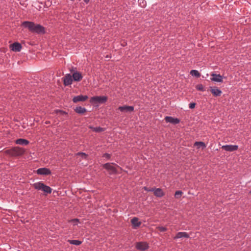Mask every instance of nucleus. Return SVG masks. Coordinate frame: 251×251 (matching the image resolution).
Instances as JSON below:
<instances>
[{"instance_id":"obj_1","label":"nucleus","mask_w":251,"mask_h":251,"mask_svg":"<svg viewBox=\"0 0 251 251\" xmlns=\"http://www.w3.org/2000/svg\"><path fill=\"white\" fill-rule=\"evenodd\" d=\"M23 25L28 28V29L32 32L37 33H41L44 32V28L40 25L35 24L33 22H24Z\"/></svg>"},{"instance_id":"obj_2","label":"nucleus","mask_w":251,"mask_h":251,"mask_svg":"<svg viewBox=\"0 0 251 251\" xmlns=\"http://www.w3.org/2000/svg\"><path fill=\"white\" fill-rule=\"evenodd\" d=\"M25 152V150L19 147H14L11 149L7 150L5 153L12 156H18L23 155Z\"/></svg>"},{"instance_id":"obj_3","label":"nucleus","mask_w":251,"mask_h":251,"mask_svg":"<svg viewBox=\"0 0 251 251\" xmlns=\"http://www.w3.org/2000/svg\"><path fill=\"white\" fill-rule=\"evenodd\" d=\"M33 187L37 190H41L47 194L51 193V189L48 186L45 185L42 182H38L33 184Z\"/></svg>"},{"instance_id":"obj_4","label":"nucleus","mask_w":251,"mask_h":251,"mask_svg":"<svg viewBox=\"0 0 251 251\" xmlns=\"http://www.w3.org/2000/svg\"><path fill=\"white\" fill-rule=\"evenodd\" d=\"M103 166V168L109 172L110 174H116L117 173L116 167H119L118 165L110 163H105Z\"/></svg>"},{"instance_id":"obj_5","label":"nucleus","mask_w":251,"mask_h":251,"mask_svg":"<svg viewBox=\"0 0 251 251\" xmlns=\"http://www.w3.org/2000/svg\"><path fill=\"white\" fill-rule=\"evenodd\" d=\"M107 100V97L106 96H95L91 98L90 101L95 104L103 103L106 102Z\"/></svg>"},{"instance_id":"obj_6","label":"nucleus","mask_w":251,"mask_h":251,"mask_svg":"<svg viewBox=\"0 0 251 251\" xmlns=\"http://www.w3.org/2000/svg\"><path fill=\"white\" fill-rule=\"evenodd\" d=\"M136 248L139 250L144 251L149 248V246L146 242H140L136 243Z\"/></svg>"},{"instance_id":"obj_7","label":"nucleus","mask_w":251,"mask_h":251,"mask_svg":"<svg viewBox=\"0 0 251 251\" xmlns=\"http://www.w3.org/2000/svg\"><path fill=\"white\" fill-rule=\"evenodd\" d=\"M118 109L123 113H130L134 110V107L131 106L125 105L123 106H120Z\"/></svg>"},{"instance_id":"obj_8","label":"nucleus","mask_w":251,"mask_h":251,"mask_svg":"<svg viewBox=\"0 0 251 251\" xmlns=\"http://www.w3.org/2000/svg\"><path fill=\"white\" fill-rule=\"evenodd\" d=\"M73 79L70 74H67L63 78V83L65 86L71 85L73 82Z\"/></svg>"},{"instance_id":"obj_9","label":"nucleus","mask_w":251,"mask_h":251,"mask_svg":"<svg viewBox=\"0 0 251 251\" xmlns=\"http://www.w3.org/2000/svg\"><path fill=\"white\" fill-rule=\"evenodd\" d=\"M71 72L73 74L72 77L73 80L75 81H79L82 79V75L81 74L76 71L73 73L72 70H70Z\"/></svg>"},{"instance_id":"obj_10","label":"nucleus","mask_w":251,"mask_h":251,"mask_svg":"<svg viewBox=\"0 0 251 251\" xmlns=\"http://www.w3.org/2000/svg\"><path fill=\"white\" fill-rule=\"evenodd\" d=\"M222 148L226 151H236L238 149V147L237 145H228L223 146Z\"/></svg>"},{"instance_id":"obj_11","label":"nucleus","mask_w":251,"mask_h":251,"mask_svg":"<svg viewBox=\"0 0 251 251\" xmlns=\"http://www.w3.org/2000/svg\"><path fill=\"white\" fill-rule=\"evenodd\" d=\"M88 98L87 96L79 95V96L75 97L73 99V101L74 102L76 103L78 101H85L86 100H87Z\"/></svg>"},{"instance_id":"obj_12","label":"nucleus","mask_w":251,"mask_h":251,"mask_svg":"<svg viewBox=\"0 0 251 251\" xmlns=\"http://www.w3.org/2000/svg\"><path fill=\"white\" fill-rule=\"evenodd\" d=\"M37 173L39 175H48L50 174V171L46 168H42L37 170Z\"/></svg>"},{"instance_id":"obj_13","label":"nucleus","mask_w":251,"mask_h":251,"mask_svg":"<svg viewBox=\"0 0 251 251\" xmlns=\"http://www.w3.org/2000/svg\"><path fill=\"white\" fill-rule=\"evenodd\" d=\"M211 76H212V77L211 78L212 81L217 82H221L223 81V77L220 75L212 74Z\"/></svg>"},{"instance_id":"obj_14","label":"nucleus","mask_w":251,"mask_h":251,"mask_svg":"<svg viewBox=\"0 0 251 251\" xmlns=\"http://www.w3.org/2000/svg\"><path fill=\"white\" fill-rule=\"evenodd\" d=\"M131 223L134 228H137L141 225V222L139 221L138 218L134 217L131 220Z\"/></svg>"},{"instance_id":"obj_15","label":"nucleus","mask_w":251,"mask_h":251,"mask_svg":"<svg viewBox=\"0 0 251 251\" xmlns=\"http://www.w3.org/2000/svg\"><path fill=\"white\" fill-rule=\"evenodd\" d=\"M11 50L14 51H20L22 48V46L20 44L18 43H15L10 45Z\"/></svg>"},{"instance_id":"obj_16","label":"nucleus","mask_w":251,"mask_h":251,"mask_svg":"<svg viewBox=\"0 0 251 251\" xmlns=\"http://www.w3.org/2000/svg\"><path fill=\"white\" fill-rule=\"evenodd\" d=\"M152 192L156 197H162L164 195V193L160 188H153Z\"/></svg>"},{"instance_id":"obj_17","label":"nucleus","mask_w":251,"mask_h":251,"mask_svg":"<svg viewBox=\"0 0 251 251\" xmlns=\"http://www.w3.org/2000/svg\"><path fill=\"white\" fill-rule=\"evenodd\" d=\"M165 120L167 123L178 124L179 122V120L177 118H174L172 117L167 116L165 118Z\"/></svg>"},{"instance_id":"obj_18","label":"nucleus","mask_w":251,"mask_h":251,"mask_svg":"<svg viewBox=\"0 0 251 251\" xmlns=\"http://www.w3.org/2000/svg\"><path fill=\"white\" fill-rule=\"evenodd\" d=\"M182 237H184V238H189V234L187 233V232H178L176 236L174 237V239H176V238H182Z\"/></svg>"},{"instance_id":"obj_19","label":"nucleus","mask_w":251,"mask_h":251,"mask_svg":"<svg viewBox=\"0 0 251 251\" xmlns=\"http://www.w3.org/2000/svg\"><path fill=\"white\" fill-rule=\"evenodd\" d=\"M210 91L215 96H219L222 94V91L217 88H211Z\"/></svg>"},{"instance_id":"obj_20","label":"nucleus","mask_w":251,"mask_h":251,"mask_svg":"<svg viewBox=\"0 0 251 251\" xmlns=\"http://www.w3.org/2000/svg\"><path fill=\"white\" fill-rule=\"evenodd\" d=\"M15 143L17 144L21 145H27L28 144L29 142L28 140L24 139H18L16 140Z\"/></svg>"},{"instance_id":"obj_21","label":"nucleus","mask_w":251,"mask_h":251,"mask_svg":"<svg viewBox=\"0 0 251 251\" xmlns=\"http://www.w3.org/2000/svg\"><path fill=\"white\" fill-rule=\"evenodd\" d=\"M194 146L196 147L198 149H201L202 150L205 148L206 146L202 142H196L194 144Z\"/></svg>"},{"instance_id":"obj_22","label":"nucleus","mask_w":251,"mask_h":251,"mask_svg":"<svg viewBox=\"0 0 251 251\" xmlns=\"http://www.w3.org/2000/svg\"><path fill=\"white\" fill-rule=\"evenodd\" d=\"M75 111L79 114H83L86 111V109L84 107L78 106L75 109Z\"/></svg>"},{"instance_id":"obj_23","label":"nucleus","mask_w":251,"mask_h":251,"mask_svg":"<svg viewBox=\"0 0 251 251\" xmlns=\"http://www.w3.org/2000/svg\"><path fill=\"white\" fill-rule=\"evenodd\" d=\"M89 128L92 129L93 131L97 132H101L104 130L103 128L100 127H92L91 126H89Z\"/></svg>"},{"instance_id":"obj_24","label":"nucleus","mask_w":251,"mask_h":251,"mask_svg":"<svg viewBox=\"0 0 251 251\" xmlns=\"http://www.w3.org/2000/svg\"><path fill=\"white\" fill-rule=\"evenodd\" d=\"M68 242L72 245L78 246L82 243V242L76 240H68Z\"/></svg>"},{"instance_id":"obj_25","label":"nucleus","mask_w":251,"mask_h":251,"mask_svg":"<svg viewBox=\"0 0 251 251\" xmlns=\"http://www.w3.org/2000/svg\"><path fill=\"white\" fill-rule=\"evenodd\" d=\"M190 74L192 75L195 76L197 77H200L201 75L200 73L198 71L195 70H191L190 72Z\"/></svg>"},{"instance_id":"obj_26","label":"nucleus","mask_w":251,"mask_h":251,"mask_svg":"<svg viewBox=\"0 0 251 251\" xmlns=\"http://www.w3.org/2000/svg\"><path fill=\"white\" fill-rule=\"evenodd\" d=\"M182 194V192L181 191H177L175 193V196L176 199L180 198Z\"/></svg>"},{"instance_id":"obj_27","label":"nucleus","mask_w":251,"mask_h":251,"mask_svg":"<svg viewBox=\"0 0 251 251\" xmlns=\"http://www.w3.org/2000/svg\"><path fill=\"white\" fill-rule=\"evenodd\" d=\"M196 88L200 91H203L204 90L203 85L201 84L197 85L196 86Z\"/></svg>"},{"instance_id":"obj_28","label":"nucleus","mask_w":251,"mask_h":251,"mask_svg":"<svg viewBox=\"0 0 251 251\" xmlns=\"http://www.w3.org/2000/svg\"><path fill=\"white\" fill-rule=\"evenodd\" d=\"M77 155L81 156L83 158H86L87 157V155L83 152H78L77 153Z\"/></svg>"},{"instance_id":"obj_29","label":"nucleus","mask_w":251,"mask_h":251,"mask_svg":"<svg viewBox=\"0 0 251 251\" xmlns=\"http://www.w3.org/2000/svg\"><path fill=\"white\" fill-rule=\"evenodd\" d=\"M157 228L161 232H164L167 230V228L163 226H158Z\"/></svg>"},{"instance_id":"obj_30","label":"nucleus","mask_w":251,"mask_h":251,"mask_svg":"<svg viewBox=\"0 0 251 251\" xmlns=\"http://www.w3.org/2000/svg\"><path fill=\"white\" fill-rule=\"evenodd\" d=\"M71 222L73 223L74 225H76L78 222V220L77 219H75L72 220Z\"/></svg>"},{"instance_id":"obj_31","label":"nucleus","mask_w":251,"mask_h":251,"mask_svg":"<svg viewBox=\"0 0 251 251\" xmlns=\"http://www.w3.org/2000/svg\"><path fill=\"white\" fill-rule=\"evenodd\" d=\"M195 105H196V103H194V102H192V103H190L189 104V107L190 108L193 109V108H195Z\"/></svg>"},{"instance_id":"obj_32","label":"nucleus","mask_w":251,"mask_h":251,"mask_svg":"<svg viewBox=\"0 0 251 251\" xmlns=\"http://www.w3.org/2000/svg\"><path fill=\"white\" fill-rule=\"evenodd\" d=\"M56 112L57 113H60V114H61L62 115L66 114L65 112H64L63 111H61V110H56Z\"/></svg>"},{"instance_id":"obj_33","label":"nucleus","mask_w":251,"mask_h":251,"mask_svg":"<svg viewBox=\"0 0 251 251\" xmlns=\"http://www.w3.org/2000/svg\"><path fill=\"white\" fill-rule=\"evenodd\" d=\"M144 189H145V190H146L147 191H153V188L149 189V188H147V187H144Z\"/></svg>"},{"instance_id":"obj_34","label":"nucleus","mask_w":251,"mask_h":251,"mask_svg":"<svg viewBox=\"0 0 251 251\" xmlns=\"http://www.w3.org/2000/svg\"><path fill=\"white\" fill-rule=\"evenodd\" d=\"M103 156L106 157V158H109L110 157V155L109 154H108V153H105L104 154Z\"/></svg>"},{"instance_id":"obj_35","label":"nucleus","mask_w":251,"mask_h":251,"mask_svg":"<svg viewBox=\"0 0 251 251\" xmlns=\"http://www.w3.org/2000/svg\"><path fill=\"white\" fill-rule=\"evenodd\" d=\"M138 1L139 2V3L141 4V1L142 2V3H144V0H139Z\"/></svg>"},{"instance_id":"obj_36","label":"nucleus","mask_w":251,"mask_h":251,"mask_svg":"<svg viewBox=\"0 0 251 251\" xmlns=\"http://www.w3.org/2000/svg\"><path fill=\"white\" fill-rule=\"evenodd\" d=\"M84 1L86 2V3H88L89 1V0H84Z\"/></svg>"}]
</instances>
